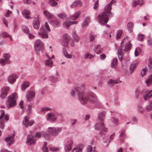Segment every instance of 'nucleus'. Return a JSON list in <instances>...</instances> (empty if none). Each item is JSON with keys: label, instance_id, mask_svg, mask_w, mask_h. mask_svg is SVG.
<instances>
[{"label": "nucleus", "instance_id": "1", "mask_svg": "<svg viewBox=\"0 0 152 152\" xmlns=\"http://www.w3.org/2000/svg\"><path fill=\"white\" fill-rule=\"evenodd\" d=\"M84 89L85 86L82 85L72 90L70 93L71 95L72 96H74L75 94V91H76L78 93V96L80 102L83 104H86L88 101L96 102H97V99L96 95L91 92L84 93L83 91Z\"/></svg>", "mask_w": 152, "mask_h": 152}, {"label": "nucleus", "instance_id": "2", "mask_svg": "<svg viewBox=\"0 0 152 152\" xmlns=\"http://www.w3.org/2000/svg\"><path fill=\"white\" fill-rule=\"evenodd\" d=\"M130 42V40L128 39V37L127 36L121 42V48L119 49L118 51V58L120 60H122L123 58L124 53L123 51H127L131 49L132 45Z\"/></svg>", "mask_w": 152, "mask_h": 152}, {"label": "nucleus", "instance_id": "3", "mask_svg": "<svg viewBox=\"0 0 152 152\" xmlns=\"http://www.w3.org/2000/svg\"><path fill=\"white\" fill-rule=\"evenodd\" d=\"M108 17L109 16L108 14L102 12L98 16L97 19L99 22L101 24L104 25L108 22Z\"/></svg>", "mask_w": 152, "mask_h": 152}, {"label": "nucleus", "instance_id": "4", "mask_svg": "<svg viewBox=\"0 0 152 152\" xmlns=\"http://www.w3.org/2000/svg\"><path fill=\"white\" fill-rule=\"evenodd\" d=\"M45 26L47 30L46 31L44 27L40 29V31L38 32V34L40 35L42 38H47L48 37V33L50 31V29L47 22H45Z\"/></svg>", "mask_w": 152, "mask_h": 152}, {"label": "nucleus", "instance_id": "5", "mask_svg": "<svg viewBox=\"0 0 152 152\" xmlns=\"http://www.w3.org/2000/svg\"><path fill=\"white\" fill-rule=\"evenodd\" d=\"M95 129L96 130H101L100 134L101 136L104 134L103 132H107V129L104 127V124L103 122L97 121V123L95 126Z\"/></svg>", "mask_w": 152, "mask_h": 152}, {"label": "nucleus", "instance_id": "6", "mask_svg": "<svg viewBox=\"0 0 152 152\" xmlns=\"http://www.w3.org/2000/svg\"><path fill=\"white\" fill-rule=\"evenodd\" d=\"M17 98V94L15 93H13L8 97V101L9 107H13L16 105V99Z\"/></svg>", "mask_w": 152, "mask_h": 152}, {"label": "nucleus", "instance_id": "7", "mask_svg": "<svg viewBox=\"0 0 152 152\" xmlns=\"http://www.w3.org/2000/svg\"><path fill=\"white\" fill-rule=\"evenodd\" d=\"M73 41L70 36L67 34L64 35L63 37L62 41L61 42L62 45L65 47H67L69 43L72 45Z\"/></svg>", "mask_w": 152, "mask_h": 152}, {"label": "nucleus", "instance_id": "8", "mask_svg": "<svg viewBox=\"0 0 152 152\" xmlns=\"http://www.w3.org/2000/svg\"><path fill=\"white\" fill-rule=\"evenodd\" d=\"M115 3L116 1L115 0H112L104 7L103 12L108 14L109 17H112L113 16V14L111 12V10L112 9L111 6L113 4Z\"/></svg>", "mask_w": 152, "mask_h": 152}, {"label": "nucleus", "instance_id": "9", "mask_svg": "<svg viewBox=\"0 0 152 152\" xmlns=\"http://www.w3.org/2000/svg\"><path fill=\"white\" fill-rule=\"evenodd\" d=\"M62 130L61 127H51L48 128V132L49 134L53 136L57 135Z\"/></svg>", "mask_w": 152, "mask_h": 152}, {"label": "nucleus", "instance_id": "10", "mask_svg": "<svg viewBox=\"0 0 152 152\" xmlns=\"http://www.w3.org/2000/svg\"><path fill=\"white\" fill-rule=\"evenodd\" d=\"M3 57L4 58L0 59V64L2 66L10 63V55L9 53H4L3 54Z\"/></svg>", "mask_w": 152, "mask_h": 152}, {"label": "nucleus", "instance_id": "11", "mask_svg": "<svg viewBox=\"0 0 152 152\" xmlns=\"http://www.w3.org/2000/svg\"><path fill=\"white\" fill-rule=\"evenodd\" d=\"M44 45L43 42L40 40H37L34 45L35 50L36 51H39L43 49Z\"/></svg>", "mask_w": 152, "mask_h": 152}, {"label": "nucleus", "instance_id": "12", "mask_svg": "<svg viewBox=\"0 0 152 152\" xmlns=\"http://www.w3.org/2000/svg\"><path fill=\"white\" fill-rule=\"evenodd\" d=\"M29 117L28 116L25 117L23 121V124L26 127L31 126L34 123V121L31 120L29 121Z\"/></svg>", "mask_w": 152, "mask_h": 152}, {"label": "nucleus", "instance_id": "13", "mask_svg": "<svg viewBox=\"0 0 152 152\" xmlns=\"http://www.w3.org/2000/svg\"><path fill=\"white\" fill-rule=\"evenodd\" d=\"M15 136V135L14 134L12 136H8L5 138V140L7 142V145L8 146H10L14 143Z\"/></svg>", "mask_w": 152, "mask_h": 152}, {"label": "nucleus", "instance_id": "14", "mask_svg": "<svg viewBox=\"0 0 152 152\" xmlns=\"http://www.w3.org/2000/svg\"><path fill=\"white\" fill-rule=\"evenodd\" d=\"M9 90L10 88L6 86L3 87L1 89L0 97L2 98H5L7 96Z\"/></svg>", "mask_w": 152, "mask_h": 152}, {"label": "nucleus", "instance_id": "15", "mask_svg": "<svg viewBox=\"0 0 152 152\" xmlns=\"http://www.w3.org/2000/svg\"><path fill=\"white\" fill-rule=\"evenodd\" d=\"M27 93L26 96L27 100L28 101H31L34 97L35 94L34 91H30L28 92Z\"/></svg>", "mask_w": 152, "mask_h": 152}, {"label": "nucleus", "instance_id": "16", "mask_svg": "<svg viewBox=\"0 0 152 152\" xmlns=\"http://www.w3.org/2000/svg\"><path fill=\"white\" fill-rule=\"evenodd\" d=\"M72 144L73 142L72 140H69L67 141L65 147L66 151H69L71 149Z\"/></svg>", "mask_w": 152, "mask_h": 152}, {"label": "nucleus", "instance_id": "17", "mask_svg": "<svg viewBox=\"0 0 152 152\" xmlns=\"http://www.w3.org/2000/svg\"><path fill=\"white\" fill-rule=\"evenodd\" d=\"M18 77L16 75L12 74L8 77V80L10 83L12 84L15 82L16 79Z\"/></svg>", "mask_w": 152, "mask_h": 152}, {"label": "nucleus", "instance_id": "18", "mask_svg": "<svg viewBox=\"0 0 152 152\" xmlns=\"http://www.w3.org/2000/svg\"><path fill=\"white\" fill-rule=\"evenodd\" d=\"M152 97V90L147 91L145 92V94L143 97L145 100L148 99Z\"/></svg>", "mask_w": 152, "mask_h": 152}, {"label": "nucleus", "instance_id": "19", "mask_svg": "<svg viewBox=\"0 0 152 152\" xmlns=\"http://www.w3.org/2000/svg\"><path fill=\"white\" fill-rule=\"evenodd\" d=\"M46 56H47L49 59L46 60L45 61V65L49 66H52L53 62L50 58H54V56L53 55L50 58V56H48L47 54H46Z\"/></svg>", "mask_w": 152, "mask_h": 152}, {"label": "nucleus", "instance_id": "20", "mask_svg": "<svg viewBox=\"0 0 152 152\" xmlns=\"http://www.w3.org/2000/svg\"><path fill=\"white\" fill-rule=\"evenodd\" d=\"M83 146L82 144H80L73 148L72 152H82Z\"/></svg>", "mask_w": 152, "mask_h": 152}, {"label": "nucleus", "instance_id": "21", "mask_svg": "<svg viewBox=\"0 0 152 152\" xmlns=\"http://www.w3.org/2000/svg\"><path fill=\"white\" fill-rule=\"evenodd\" d=\"M143 1L142 0H133L132 1V6L135 7L137 5H139L141 6L143 5Z\"/></svg>", "mask_w": 152, "mask_h": 152}, {"label": "nucleus", "instance_id": "22", "mask_svg": "<svg viewBox=\"0 0 152 152\" xmlns=\"http://www.w3.org/2000/svg\"><path fill=\"white\" fill-rule=\"evenodd\" d=\"M35 140L33 136L28 135L27 137V142L29 145L33 144L35 143Z\"/></svg>", "mask_w": 152, "mask_h": 152}, {"label": "nucleus", "instance_id": "23", "mask_svg": "<svg viewBox=\"0 0 152 152\" xmlns=\"http://www.w3.org/2000/svg\"><path fill=\"white\" fill-rule=\"evenodd\" d=\"M33 24L35 28L38 29L40 26L39 19L37 18H34L33 20Z\"/></svg>", "mask_w": 152, "mask_h": 152}, {"label": "nucleus", "instance_id": "24", "mask_svg": "<svg viewBox=\"0 0 152 152\" xmlns=\"http://www.w3.org/2000/svg\"><path fill=\"white\" fill-rule=\"evenodd\" d=\"M51 24L54 27H56L60 26V21L56 19H55L51 21Z\"/></svg>", "mask_w": 152, "mask_h": 152}, {"label": "nucleus", "instance_id": "25", "mask_svg": "<svg viewBox=\"0 0 152 152\" xmlns=\"http://www.w3.org/2000/svg\"><path fill=\"white\" fill-rule=\"evenodd\" d=\"M102 48L99 45H97L94 47V51L97 54H100L102 51Z\"/></svg>", "mask_w": 152, "mask_h": 152}, {"label": "nucleus", "instance_id": "26", "mask_svg": "<svg viewBox=\"0 0 152 152\" xmlns=\"http://www.w3.org/2000/svg\"><path fill=\"white\" fill-rule=\"evenodd\" d=\"M137 63L136 62H134L132 63L130 66V73L131 74L133 72L134 70L136 69Z\"/></svg>", "mask_w": 152, "mask_h": 152}, {"label": "nucleus", "instance_id": "27", "mask_svg": "<svg viewBox=\"0 0 152 152\" xmlns=\"http://www.w3.org/2000/svg\"><path fill=\"white\" fill-rule=\"evenodd\" d=\"M82 3L79 0L75 1L71 5L72 8L75 7L76 6L80 7L82 6Z\"/></svg>", "mask_w": 152, "mask_h": 152}, {"label": "nucleus", "instance_id": "28", "mask_svg": "<svg viewBox=\"0 0 152 152\" xmlns=\"http://www.w3.org/2000/svg\"><path fill=\"white\" fill-rule=\"evenodd\" d=\"M47 119L48 121L50 120L53 121L56 120V118L55 116L53 113H49L48 114V117Z\"/></svg>", "mask_w": 152, "mask_h": 152}, {"label": "nucleus", "instance_id": "29", "mask_svg": "<svg viewBox=\"0 0 152 152\" xmlns=\"http://www.w3.org/2000/svg\"><path fill=\"white\" fill-rule=\"evenodd\" d=\"M105 115V113L102 112L100 113L98 115V119L97 121L103 122V119Z\"/></svg>", "mask_w": 152, "mask_h": 152}, {"label": "nucleus", "instance_id": "30", "mask_svg": "<svg viewBox=\"0 0 152 152\" xmlns=\"http://www.w3.org/2000/svg\"><path fill=\"white\" fill-rule=\"evenodd\" d=\"M30 83L26 81L23 83L21 86V89L22 90H24L28 87Z\"/></svg>", "mask_w": 152, "mask_h": 152}, {"label": "nucleus", "instance_id": "31", "mask_svg": "<svg viewBox=\"0 0 152 152\" xmlns=\"http://www.w3.org/2000/svg\"><path fill=\"white\" fill-rule=\"evenodd\" d=\"M63 52L65 56L68 58H72V56L71 54H69L67 52L65 48L63 49Z\"/></svg>", "mask_w": 152, "mask_h": 152}, {"label": "nucleus", "instance_id": "32", "mask_svg": "<svg viewBox=\"0 0 152 152\" xmlns=\"http://www.w3.org/2000/svg\"><path fill=\"white\" fill-rule=\"evenodd\" d=\"M44 14L46 17L48 19H51L53 17V15L47 11H45L44 12Z\"/></svg>", "mask_w": 152, "mask_h": 152}, {"label": "nucleus", "instance_id": "33", "mask_svg": "<svg viewBox=\"0 0 152 152\" xmlns=\"http://www.w3.org/2000/svg\"><path fill=\"white\" fill-rule=\"evenodd\" d=\"M80 14V12H77L74 15L71 16L70 18L72 20H75L79 17Z\"/></svg>", "mask_w": 152, "mask_h": 152}, {"label": "nucleus", "instance_id": "34", "mask_svg": "<svg viewBox=\"0 0 152 152\" xmlns=\"http://www.w3.org/2000/svg\"><path fill=\"white\" fill-rule=\"evenodd\" d=\"M1 116H0V119H1L4 117V118L6 121H7L9 119V117L8 115H4L5 111L3 110H1Z\"/></svg>", "mask_w": 152, "mask_h": 152}, {"label": "nucleus", "instance_id": "35", "mask_svg": "<svg viewBox=\"0 0 152 152\" xmlns=\"http://www.w3.org/2000/svg\"><path fill=\"white\" fill-rule=\"evenodd\" d=\"M118 63V60L116 58H114L112 61L111 63L112 67L115 68Z\"/></svg>", "mask_w": 152, "mask_h": 152}, {"label": "nucleus", "instance_id": "36", "mask_svg": "<svg viewBox=\"0 0 152 152\" xmlns=\"http://www.w3.org/2000/svg\"><path fill=\"white\" fill-rule=\"evenodd\" d=\"M22 13L26 15L25 16L26 18L28 19L29 18L30 16L28 15L30 14V12L29 11L26 10H24L23 11Z\"/></svg>", "mask_w": 152, "mask_h": 152}, {"label": "nucleus", "instance_id": "37", "mask_svg": "<svg viewBox=\"0 0 152 152\" xmlns=\"http://www.w3.org/2000/svg\"><path fill=\"white\" fill-rule=\"evenodd\" d=\"M87 152H97L95 147L93 148L91 146H88L87 148Z\"/></svg>", "mask_w": 152, "mask_h": 152}, {"label": "nucleus", "instance_id": "38", "mask_svg": "<svg viewBox=\"0 0 152 152\" xmlns=\"http://www.w3.org/2000/svg\"><path fill=\"white\" fill-rule=\"evenodd\" d=\"M147 86H149L152 83V75L150 76L148 79L146 81Z\"/></svg>", "mask_w": 152, "mask_h": 152}, {"label": "nucleus", "instance_id": "39", "mask_svg": "<svg viewBox=\"0 0 152 152\" xmlns=\"http://www.w3.org/2000/svg\"><path fill=\"white\" fill-rule=\"evenodd\" d=\"M94 56L93 55L90 54L89 53H85L84 58L85 59H91L93 58Z\"/></svg>", "mask_w": 152, "mask_h": 152}, {"label": "nucleus", "instance_id": "40", "mask_svg": "<svg viewBox=\"0 0 152 152\" xmlns=\"http://www.w3.org/2000/svg\"><path fill=\"white\" fill-rule=\"evenodd\" d=\"M134 24L131 22L129 23L128 24V29L129 31L131 32L132 30L134 27Z\"/></svg>", "mask_w": 152, "mask_h": 152}, {"label": "nucleus", "instance_id": "41", "mask_svg": "<svg viewBox=\"0 0 152 152\" xmlns=\"http://www.w3.org/2000/svg\"><path fill=\"white\" fill-rule=\"evenodd\" d=\"M47 143L46 142H44L42 147V150L44 152H48V149L47 146Z\"/></svg>", "mask_w": 152, "mask_h": 152}, {"label": "nucleus", "instance_id": "42", "mask_svg": "<svg viewBox=\"0 0 152 152\" xmlns=\"http://www.w3.org/2000/svg\"><path fill=\"white\" fill-rule=\"evenodd\" d=\"M1 36L3 37H9L10 40H12V36H11L10 35L8 34L7 32H3L1 33Z\"/></svg>", "mask_w": 152, "mask_h": 152}, {"label": "nucleus", "instance_id": "43", "mask_svg": "<svg viewBox=\"0 0 152 152\" xmlns=\"http://www.w3.org/2000/svg\"><path fill=\"white\" fill-rule=\"evenodd\" d=\"M141 49L139 48H137L135 51V56H137L140 54L141 53Z\"/></svg>", "mask_w": 152, "mask_h": 152}, {"label": "nucleus", "instance_id": "44", "mask_svg": "<svg viewBox=\"0 0 152 152\" xmlns=\"http://www.w3.org/2000/svg\"><path fill=\"white\" fill-rule=\"evenodd\" d=\"M71 25V22L69 21H66L63 23V26L64 27L66 28H68Z\"/></svg>", "mask_w": 152, "mask_h": 152}, {"label": "nucleus", "instance_id": "45", "mask_svg": "<svg viewBox=\"0 0 152 152\" xmlns=\"http://www.w3.org/2000/svg\"><path fill=\"white\" fill-rule=\"evenodd\" d=\"M55 0H49V4L52 6H55L57 4V3Z\"/></svg>", "mask_w": 152, "mask_h": 152}, {"label": "nucleus", "instance_id": "46", "mask_svg": "<svg viewBox=\"0 0 152 152\" xmlns=\"http://www.w3.org/2000/svg\"><path fill=\"white\" fill-rule=\"evenodd\" d=\"M42 135L44 137H45V133L43 132H37L36 133V134L35 135V137H36L37 138H39L40 137L41 135Z\"/></svg>", "mask_w": 152, "mask_h": 152}, {"label": "nucleus", "instance_id": "47", "mask_svg": "<svg viewBox=\"0 0 152 152\" xmlns=\"http://www.w3.org/2000/svg\"><path fill=\"white\" fill-rule=\"evenodd\" d=\"M122 33L121 30H118L117 32L116 38L117 39H119L121 37Z\"/></svg>", "mask_w": 152, "mask_h": 152}, {"label": "nucleus", "instance_id": "48", "mask_svg": "<svg viewBox=\"0 0 152 152\" xmlns=\"http://www.w3.org/2000/svg\"><path fill=\"white\" fill-rule=\"evenodd\" d=\"M58 16L60 18L64 19L66 18V15L63 12L59 14L58 15Z\"/></svg>", "mask_w": 152, "mask_h": 152}, {"label": "nucleus", "instance_id": "49", "mask_svg": "<svg viewBox=\"0 0 152 152\" xmlns=\"http://www.w3.org/2000/svg\"><path fill=\"white\" fill-rule=\"evenodd\" d=\"M148 67L151 69H152V56H151L149 59Z\"/></svg>", "mask_w": 152, "mask_h": 152}, {"label": "nucleus", "instance_id": "50", "mask_svg": "<svg viewBox=\"0 0 152 152\" xmlns=\"http://www.w3.org/2000/svg\"><path fill=\"white\" fill-rule=\"evenodd\" d=\"M146 108L148 111H151L152 110V102H150L149 104L146 107Z\"/></svg>", "mask_w": 152, "mask_h": 152}, {"label": "nucleus", "instance_id": "51", "mask_svg": "<svg viewBox=\"0 0 152 152\" xmlns=\"http://www.w3.org/2000/svg\"><path fill=\"white\" fill-rule=\"evenodd\" d=\"M4 126V121L3 119L1 120L0 121V127L1 129H3Z\"/></svg>", "mask_w": 152, "mask_h": 152}, {"label": "nucleus", "instance_id": "52", "mask_svg": "<svg viewBox=\"0 0 152 152\" xmlns=\"http://www.w3.org/2000/svg\"><path fill=\"white\" fill-rule=\"evenodd\" d=\"M147 70V68H145L143 69L141 72V75L142 77L144 76L146 74Z\"/></svg>", "mask_w": 152, "mask_h": 152}, {"label": "nucleus", "instance_id": "53", "mask_svg": "<svg viewBox=\"0 0 152 152\" xmlns=\"http://www.w3.org/2000/svg\"><path fill=\"white\" fill-rule=\"evenodd\" d=\"M74 40L77 42H78L80 40L79 37L77 34H75L73 36Z\"/></svg>", "mask_w": 152, "mask_h": 152}, {"label": "nucleus", "instance_id": "54", "mask_svg": "<svg viewBox=\"0 0 152 152\" xmlns=\"http://www.w3.org/2000/svg\"><path fill=\"white\" fill-rule=\"evenodd\" d=\"M144 38V36L143 35H139L138 39L139 41H142L143 40Z\"/></svg>", "mask_w": 152, "mask_h": 152}, {"label": "nucleus", "instance_id": "55", "mask_svg": "<svg viewBox=\"0 0 152 152\" xmlns=\"http://www.w3.org/2000/svg\"><path fill=\"white\" fill-rule=\"evenodd\" d=\"M99 6L98 1L96 0L94 4V8L95 9H97Z\"/></svg>", "mask_w": 152, "mask_h": 152}, {"label": "nucleus", "instance_id": "56", "mask_svg": "<svg viewBox=\"0 0 152 152\" xmlns=\"http://www.w3.org/2000/svg\"><path fill=\"white\" fill-rule=\"evenodd\" d=\"M108 83L110 84H114L117 83H118V82L116 81L111 79L109 81Z\"/></svg>", "mask_w": 152, "mask_h": 152}, {"label": "nucleus", "instance_id": "57", "mask_svg": "<svg viewBox=\"0 0 152 152\" xmlns=\"http://www.w3.org/2000/svg\"><path fill=\"white\" fill-rule=\"evenodd\" d=\"M12 12L9 10H8L5 14V16L6 17H8L9 15L12 13Z\"/></svg>", "mask_w": 152, "mask_h": 152}, {"label": "nucleus", "instance_id": "58", "mask_svg": "<svg viewBox=\"0 0 152 152\" xmlns=\"http://www.w3.org/2000/svg\"><path fill=\"white\" fill-rule=\"evenodd\" d=\"M96 36V35L95 36ZM95 38V36L94 35H93L91 34H90V42H92L93 41Z\"/></svg>", "mask_w": 152, "mask_h": 152}, {"label": "nucleus", "instance_id": "59", "mask_svg": "<svg viewBox=\"0 0 152 152\" xmlns=\"http://www.w3.org/2000/svg\"><path fill=\"white\" fill-rule=\"evenodd\" d=\"M23 31L26 33H28V32H29V30L28 28L26 27H25L23 28Z\"/></svg>", "mask_w": 152, "mask_h": 152}, {"label": "nucleus", "instance_id": "60", "mask_svg": "<svg viewBox=\"0 0 152 152\" xmlns=\"http://www.w3.org/2000/svg\"><path fill=\"white\" fill-rule=\"evenodd\" d=\"M50 149L52 151H55L58 150V148H57L50 147Z\"/></svg>", "mask_w": 152, "mask_h": 152}, {"label": "nucleus", "instance_id": "61", "mask_svg": "<svg viewBox=\"0 0 152 152\" xmlns=\"http://www.w3.org/2000/svg\"><path fill=\"white\" fill-rule=\"evenodd\" d=\"M29 38L30 39H33L34 38L35 36L31 33H28Z\"/></svg>", "mask_w": 152, "mask_h": 152}, {"label": "nucleus", "instance_id": "62", "mask_svg": "<svg viewBox=\"0 0 152 152\" xmlns=\"http://www.w3.org/2000/svg\"><path fill=\"white\" fill-rule=\"evenodd\" d=\"M3 22L7 27H8L7 22L5 18H3Z\"/></svg>", "mask_w": 152, "mask_h": 152}, {"label": "nucleus", "instance_id": "63", "mask_svg": "<svg viewBox=\"0 0 152 152\" xmlns=\"http://www.w3.org/2000/svg\"><path fill=\"white\" fill-rule=\"evenodd\" d=\"M100 58L102 60H104L106 58V56L104 54H102L100 56Z\"/></svg>", "mask_w": 152, "mask_h": 152}, {"label": "nucleus", "instance_id": "64", "mask_svg": "<svg viewBox=\"0 0 152 152\" xmlns=\"http://www.w3.org/2000/svg\"><path fill=\"white\" fill-rule=\"evenodd\" d=\"M51 110L50 108L44 107L42 109V111H48L49 110Z\"/></svg>", "mask_w": 152, "mask_h": 152}]
</instances>
